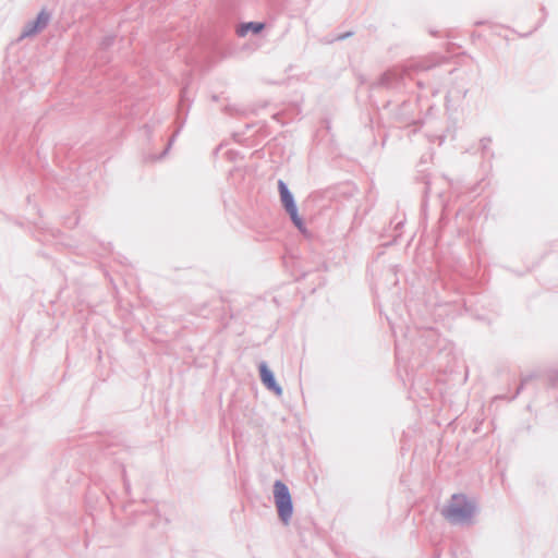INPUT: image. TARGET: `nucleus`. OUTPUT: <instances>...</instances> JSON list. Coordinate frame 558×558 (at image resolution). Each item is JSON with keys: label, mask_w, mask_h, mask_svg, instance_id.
Listing matches in <instances>:
<instances>
[{"label": "nucleus", "mask_w": 558, "mask_h": 558, "mask_svg": "<svg viewBox=\"0 0 558 558\" xmlns=\"http://www.w3.org/2000/svg\"><path fill=\"white\" fill-rule=\"evenodd\" d=\"M473 512L474 506L464 495H454L451 502L444 510V515L452 522H462L468 520Z\"/></svg>", "instance_id": "f257e3e1"}, {"label": "nucleus", "mask_w": 558, "mask_h": 558, "mask_svg": "<svg viewBox=\"0 0 558 558\" xmlns=\"http://www.w3.org/2000/svg\"><path fill=\"white\" fill-rule=\"evenodd\" d=\"M274 497L278 515L287 524L292 517L293 506L288 487L280 481L274 485Z\"/></svg>", "instance_id": "f03ea898"}, {"label": "nucleus", "mask_w": 558, "mask_h": 558, "mask_svg": "<svg viewBox=\"0 0 558 558\" xmlns=\"http://www.w3.org/2000/svg\"><path fill=\"white\" fill-rule=\"evenodd\" d=\"M278 186H279L280 197H281V202L283 204V207L286 208V210L290 215V217H291L293 223L295 225V227L301 232H305L306 228L304 226V222H303L302 218L299 216V213H298L296 206L294 204L292 194L289 192V190L287 189L286 184L282 181H279Z\"/></svg>", "instance_id": "7ed1b4c3"}, {"label": "nucleus", "mask_w": 558, "mask_h": 558, "mask_svg": "<svg viewBox=\"0 0 558 558\" xmlns=\"http://www.w3.org/2000/svg\"><path fill=\"white\" fill-rule=\"evenodd\" d=\"M49 15L45 12H40L37 19L25 28L23 36H31L41 29H44L48 23Z\"/></svg>", "instance_id": "20e7f679"}, {"label": "nucleus", "mask_w": 558, "mask_h": 558, "mask_svg": "<svg viewBox=\"0 0 558 558\" xmlns=\"http://www.w3.org/2000/svg\"><path fill=\"white\" fill-rule=\"evenodd\" d=\"M265 28V24L264 23H259V22H248V23H243L241 24L238 29H236V34L240 36V37H244L246 36L250 32L254 33V34H258L260 33L263 29Z\"/></svg>", "instance_id": "39448f33"}, {"label": "nucleus", "mask_w": 558, "mask_h": 558, "mask_svg": "<svg viewBox=\"0 0 558 558\" xmlns=\"http://www.w3.org/2000/svg\"><path fill=\"white\" fill-rule=\"evenodd\" d=\"M260 377L262 381L269 388L280 393L281 389L276 385L274 375L271 371L267 368L266 365L260 366Z\"/></svg>", "instance_id": "423d86ee"}]
</instances>
